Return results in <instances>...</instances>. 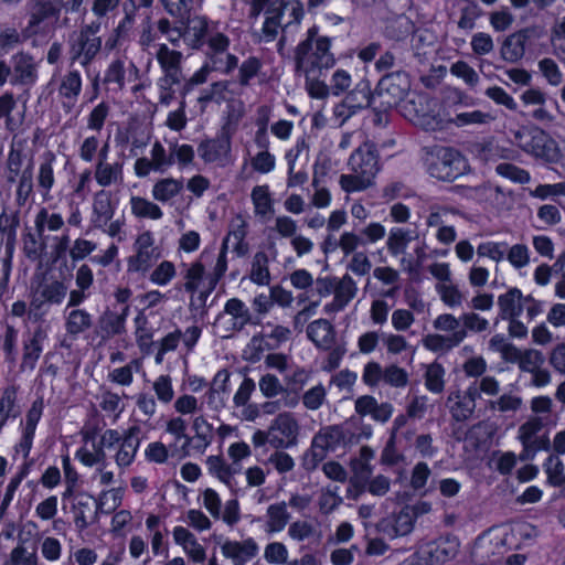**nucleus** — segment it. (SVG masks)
<instances>
[{
	"label": "nucleus",
	"mask_w": 565,
	"mask_h": 565,
	"mask_svg": "<svg viewBox=\"0 0 565 565\" xmlns=\"http://www.w3.org/2000/svg\"><path fill=\"white\" fill-rule=\"evenodd\" d=\"M166 13L179 20L188 17L193 9V0H158Z\"/></svg>",
	"instance_id": "nucleus-46"
},
{
	"label": "nucleus",
	"mask_w": 565,
	"mask_h": 565,
	"mask_svg": "<svg viewBox=\"0 0 565 565\" xmlns=\"http://www.w3.org/2000/svg\"><path fill=\"white\" fill-rule=\"evenodd\" d=\"M525 42L524 32L510 34L501 46V57L510 63L520 61L525 54Z\"/></svg>",
	"instance_id": "nucleus-31"
},
{
	"label": "nucleus",
	"mask_w": 565,
	"mask_h": 565,
	"mask_svg": "<svg viewBox=\"0 0 565 565\" xmlns=\"http://www.w3.org/2000/svg\"><path fill=\"white\" fill-rule=\"evenodd\" d=\"M222 555L231 559L233 565H245L250 562L258 553V545L254 539L248 537L243 541L225 539L218 543Z\"/></svg>",
	"instance_id": "nucleus-15"
},
{
	"label": "nucleus",
	"mask_w": 565,
	"mask_h": 565,
	"mask_svg": "<svg viewBox=\"0 0 565 565\" xmlns=\"http://www.w3.org/2000/svg\"><path fill=\"white\" fill-rule=\"evenodd\" d=\"M92 324V317L82 309L72 310L66 318V330L71 334H78L87 330Z\"/></svg>",
	"instance_id": "nucleus-47"
},
{
	"label": "nucleus",
	"mask_w": 565,
	"mask_h": 565,
	"mask_svg": "<svg viewBox=\"0 0 565 565\" xmlns=\"http://www.w3.org/2000/svg\"><path fill=\"white\" fill-rule=\"evenodd\" d=\"M67 287L60 281L45 282L34 292L32 307L40 310L45 303L58 305L66 296Z\"/></svg>",
	"instance_id": "nucleus-24"
},
{
	"label": "nucleus",
	"mask_w": 565,
	"mask_h": 565,
	"mask_svg": "<svg viewBox=\"0 0 565 565\" xmlns=\"http://www.w3.org/2000/svg\"><path fill=\"white\" fill-rule=\"evenodd\" d=\"M82 92V76L76 70L67 72L61 79L58 94L66 99L64 108L71 111Z\"/></svg>",
	"instance_id": "nucleus-26"
},
{
	"label": "nucleus",
	"mask_w": 565,
	"mask_h": 565,
	"mask_svg": "<svg viewBox=\"0 0 565 565\" xmlns=\"http://www.w3.org/2000/svg\"><path fill=\"white\" fill-rule=\"evenodd\" d=\"M55 156L52 152H46L39 168L38 184L39 188L45 192L51 190L54 184V169L53 163Z\"/></svg>",
	"instance_id": "nucleus-45"
},
{
	"label": "nucleus",
	"mask_w": 565,
	"mask_h": 565,
	"mask_svg": "<svg viewBox=\"0 0 565 565\" xmlns=\"http://www.w3.org/2000/svg\"><path fill=\"white\" fill-rule=\"evenodd\" d=\"M110 108L108 104L102 102L95 106L88 115L87 128L94 131H100L109 116Z\"/></svg>",
	"instance_id": "nucleus-59"
},
{
	"label": "nucleus",
	"mask_w": 565,
	"mask_h": 565,
	"mask_svg": "<svg viewBox=\"0 0 565 565\" xmlns=\"http://www.w3.org/2000/svg\"><path fill=\"white\" fill-rule=\"evenodd\" d=\"M153 243L150 233H142L138 236L135 244L136 254L128 259L129 271L146 273L160 258V250Z\"/></svg>",
	"instance_id": "nucleus-13"
},
{
	"label": "nucleus",
	"mask_w": 565,
	"mask_h": 565,
	"mask_svg": "<svg viewBox=\"0 0 565 565\" xmlns=\"http://www.w3.org/2000/svg\"><path fill=\"white\" fill-rule=\"evenodd\" d=\"M159 35L161 33L157 30V21L153 22L150 14L146 15L138 32V45L141 51L149 53L151 47H156Z\"/></svg>",
	"instance_id": "nucleus-33"
},
{
	"label": "nucleus",
	"mask_w": 565,
	"mask_h": 565,
	"mask_svg": "<svg viewBox=\"0 0 565 565\" xmlns=\"http://www.w3.org/2000/svg\"><path fill=\"white\" fill-rule=\"evenodd\" d=\"M434 328L439 331L447 332V335L460 333L462 335V341L467 335L465 329L460 326V321L449 313L438 316L434 321Z\"/></svg>",
	"instance_id": "nucleus-54"
},
{
	"label": "nucleus",
	"mask_w": 565,
	"mask_h": 565,
	"mask_svg": "<svg viewBox=\"0 0 565 565\" xmlns=\"http://www.w3.org/2000/svg\"><path fill=\"white\" fill-rule=\"evenodd\" d=\"M157 30L173 47H178L182 41L191 51H199L207 45L209 38L215 33L207 17L191 13L179 24H174L168 17H161L157 20Z\"/></svg>",
	"instance_id": "nucleus-3"
},
{
	"label": "nucleus",
	"mask_w": 565,
	"mask_h": 565,
	"mask_svg": "<svg viewBox=\"0 0 565 565\" xmlns=\"http://www.w3.org/2000/svg\"><path fill=\"white\" fill-rule=\"evenodd\" d=\"M260 67L262 63L257 57L246 58L238 68V83L242 86L249 85V81L258 74Z\"/></svg>",
	"instance_id": "nucleus-61"
},
{
	"label": "nucleus",
	"mask_w": 565,
	"mask_h": 565,
	"mask_svg": "<svg viewBox=\"0 0 565 565\" xmlns=\"http://www.w3.org/2000/svg\"><path fill=\"white\" fill-rule=\"evenodd\" d=\"M544 471L550 484L554 487L563 486L565 480L564 465L558 457H548L544 463Z\"/></svg>",
	"instance_id": "nucleus-52"
},
{
	"label": "nucleus",
	"mask_w": 565,
	"mask_h": 565,
	"mask_svg": "<svg viewBox=\"0 0 565 565\" xmlns=\"http://www.w3.org/2000/svg\"><path fill=\"white\" fill-rule=\"evenodd\" d=\"M539 70L551 86H558L563 82V74L557 63L551 57L539 61Z\"/></svg>",
	"instance_id": "nucleus-53"
},
{
	"label": "nucleus",
	"mask_w": 565,
	"mask_h": 565,
	"mask_svg": "<svg viewBox=\"0 0 565 565\" xmlns=\"http://www.w3.org/2000/svg\"><path fill=\"white\" fill-rule=\"evenodd\" d=\"M230 150V139L226 140H206L201 142L198 148L200 157L205 162H215L221 160Z\"/></svg>",
	"instance_id": "nucleus-34"
},
{
	"label": "nucleus",
	"mask_w": 565,
	"mask_h": 565,
	"mask_svg": "<svg viewBox=\"0 0 565 565\" xmlns=\"http://www.w3.org/2000/svg\"><path fill=\"white\" fill-rule=\"evenodd\" d=\"M499 175L507 178L516 183H527L530 181V173L512 163L502 162L495 167Z\"/></svg>",
	"instance_id": "nucleus-56"
},
{
	"label": "nucleus",
	"mask_w": 565,
	"mask_h": 565,
	"mask_svg": "<svg viewBox=\"0 0 565 565\" xmlns=\"http://www.w3.org/2000/svg\"><path fill=\"white\" fill-rule=\"evenodd\" d=\"M408 89V76L403 72H395L380 79L376 93L383 98V104L392 107L397 105L406 96Z\"/></svg>",
	"instance_id": "nucleus-14"
},
{
	"label": "nucleus",
	"mask_w": 565,
	"mask_h": 565,
	"mask_svg": "<svg viewBox=\"0 0 565 565\" xmlns=\"http://www.w3.org/2000/svg\"><path fill=\"white\" fill-rule=\"evenodd\" d=\"M459 547L460 543L456 536L445 535L426 543L417 552L429 565H437L455 558Z\"/></svg>",
	"instance_id": "nucleus-10"
},
{
	"label": "nucleus",
	"mask_w": 565,
	"mask_h": 565,
	"mask_svg": "<svg viewBox=\"0 0 565 565\" xmlns=\"http://www.w3.org/2000/svg\"><path fill=\"white\" fill-rule=\"evenodd\" d=\"M182 188L183 183L181 180L167 178L154 184L152 193L156 200L164 202L179 194Z\"/></svg>",
	"instance_id": "nucleus-42"
},
{
	"label": "nucleus",
	"mask_w": 565,
	"mask_h": 565,
	"mask_svg": "<svg viewBox=\"0 0 565 565\" xmlns=\"http://www.w3.org/2000/svg\"><path fill=\"white\" fill-rule=\"evenodd\" d=\"M269 428L271 447L282 449L290 448L297 444L299 425L291 414L284 413L278 415Z\"/></svg>",
	"instance_id": "nucleus-12"
},
{
	"label": "nucleus",
	"mask_w": 565,
	"mask_h": 565,
	"mask_svg": "<svg viewBox=\"0 0 565 565\" xmlns=\"http://www.w3.org/2000/svg\"><path fill=\"white\" fill-rule=\"evenodd\" d=\"M511 545V529L507 525L494 526L477 539L473 555L481 564L495 563Z\"/></svg>",
	"instance_id": "nucleus-7"
},
{
	"label": "nucleus",
	"mask_w": 565,
	"mask_h": 565,
	"mask_svg": "<svg viewBox=\"0 0 565 565\" xmlns=\"http://www.w3.org/2000/svg\"><path fill=\"white\" fill-rule=\"evenodd\" d=\"M305 18V7L300 0H285L279 7L265 11L262 38L274 41L280 33L277 50L281 54L288 42L294 41Z\"/></svg>",
	"instance_id": "nucleus-2"
},
{
	"label": "nucleus",
	"mask_w": 565,
	"mask_h": 565,
	"mask_svg": "<svg viewBox=\"0 0 565 565\" xmlns=\"http://www.w3.org/2000/svg\"><path fill=\"white\" fill-rule=\"evenodd\" d=\"M121 10L122 17L115 28H117L120 32L130 38L138 14V7L136 0H125L122 2Z\"/></svg>",
	"instance_id": "nucleus-41"
},
{
	"label": "nucleus",
	"mask_w": 565,
	"mask_h": 565,
	"mask_svg": "<svg viewBox=\"0 0 565 565\" xmlns=\"http://www.w3.org/2000/svg\"><path fill=\"white\" fill-rule=\"evenodd\" d=\"M289 521V513L285 503L271 504L267 509L266 531L268 533L281 532Z\"/></svg>",
	"instance_id": "nucleus-35"
},
{
	"label": "nucleus",
	"mask_w": 565,
	"mask_h": 565,
	"mask_svg": "<svg viewBox=\"0 0 565 565\" xmlns=\"http://www.w3.org/2000/svg\"><path fill=\"white\" fill-rule=\"evenodd\" d=\"M154 58L160 66L162 75L182 77L183 53L168 43L156 45Z\"/></svg>",
	"instance_id": "nucleus-16"
},
{
	"label": "nucleus",
	"mask_w": 565,
	"mask_h": 565,
	"mask_svg": "<svg viewBox=\"0 0 565 565\" xmlns=\"http://www.w3.org/2000/svg\"><path fill=\"white\" fill-rule=\"evenodd\" d=\"M544 363V355L536 349H527L522 351L519 366L525 372H534L542 367Z\"/></svg>",
	"instance_id": "nucleus-57"
},
{
	"label": "nucleus",
	"mask_w": 565,
	"mask_h": 565,
	"mask_svg": "<svg viewBox=\"0 0 565 565\" xmlns=\"http://www.w3.org/2000/svg\"><path fill=\"white\" fill-rule=\"evenodd\" d=\"M414 512L411 508L402 509L397 514L384 519L380 523V530L386 536L393 539L412 532L414 527Z\"/></svg>",
	"instance_id": "nucleus-18"
},
{
	"label": "nucleus",
	"mask_w": 565,
	"mask_h": 565,
	"mask_svg": "<svg viewBox=\"0 0 565 565\" xmlns=\"http://www.w3.org/2000/svg\"><path fill=\"white\" fill-rule=\"evenodd\" d=\"M295 71L306 79L321 77L335 65V57L331 52V39L318 35V26L308 29L306 39L295 49Z\"/></svg>",
	"instance_id": "nucleus-1"
},
{
	"label": "nucleus",
	"mask_w": 565,
	"mask_h": 565,
	"mask_svg": "<svg viewBox=\"0 0 565 565\" xmlns=\"http://www.w3.org/2000/svg\"><path fill=\"white\" fill-rule=\"evenodd\" d=\"M175 266L169 260L161 262L150 274V281L157 286H167L175 277Z\"/></svg>",
	"instance_id": "nucleus-55"
},
{
	"label": "nucleus",
	"mask_w": 565,
	"mask_h": 565,
	"mask_svg": "<svg viewBox=\"0 0 565 565\" xmlns=\"http://www.w3.org/2000/svg\"><path fill=\"white\" fill-rule=\"evenodd\" d=\"M428 173L438 180L454 181L469 170L466 158L456 149L436 146L426 153Z\"/></svg>",
	"instance_id": "nucleus-5"
},
{
	"label": "nucleus",
	"mask_w": 565,
	"mask_h": 565,
	"mask_svg": "<svg viewBox=\"0 0 565 565\" xmlns=\"http://www.w3.org/2000/svg\"><path fill=\"white\" fill-rule=\"evenodd\" d=\"M425 386L435 394L441 393L445 387V369L439 363L426 366Z\"/></svg>",
	"instance_id": "nucleus-44"
},
{
	"label": "nucleus",
	"mask_w": 565,
	"mask_h": 565,
	"mask_svg": "<svg viewBox=\"0 0 565 565\" xmlns=\"http://www.w3.org/2000/svg\"><path fill=\"white\" fill-rule=\"evenodd\" d=\"M105 449L102 436L97 439L86 435L83 445L75 452V458L85 467L99 466L106 460Z\"/></svg>",
	"instance_id": "nucleus-19"
},
{
	"label": "nucleus",
	"mask_w": 565,
	"mask_h": 565,
	"mask_svg": "<svg viewBox=\"0 0 565 565\" xmlns=\"http://www.w3.org/2000/svg\"><path fill=\"white\" fill-rule=\"evenodd\" d=\"M102 44V38H92L78 31L73 32L68 39L70 60L86 67L99 54Z\"/></svg>",
	"instance_id": "nucleus-11"
},
{
	"label": "nucleus",
	"mask_w": 565,
	"mask_h": 565,
	"mask_svg": "<svg viewBox=\"0 0 565 565\" xmlns=\"http://www.w3.org/2000/svg\"><path fill=\"white\" fill-rule=\"evenodd\" d=\"M124 163L119 161L109 162L107 160L97 161L95 168V180L100 186H109L122 182Z\"/></svg>",
	"instance_id": "nucleus-28"
},
{
	"label": "nucleus",
	"mask_w": 565,
	"mask_h": 565,
	"mask_svg": "<svg viewBox=\"0 0 565 565\" xmlns=\"http://www.w3.org/2000/svg\"><path fill=\"white\" fill-rule=\"evenodd\" d=\"M289 552L285 544L273 542L265 546L264 558L269 564L281 565L288 559Z\"/></svg>",
	"instance_id": "nucleus-58"
},
{
	"label": "nucleus",
	"mask_w": 565,
	"mask_h": 565,
	"mask_svg": "<svg viewBox=\"0 0 565 565\" xmlns=\"http://www.w3.org/2000/svg\"><path fill=\"white\" fill-rule=\"evenodd\" d=\"M254 171L266 174L271 172L276 167V158L269 151H258L250 160Z\"/></svg>",
	"instance_id": "nucleus-63"
},
{
	"label": "nucleus",
	"mask_w": 565,
	"mask_h": 565,
	"mask_svg": "<svg viewBox=\"0 0 565 565\" xmlns=\"http://www.w3.org/2000/svg\"><path fill=\"white\" fill-rule=\"evenodd\" d=\"M543 428V419L537 416L529 418L519 428L518 438L524 447V455L534 451L545 445L537 437L539 431Z\"/></svg>",
	"instance_id": "nucleus-25"
},
{
	"label": "nucleus",
	"mask_w": 565,
	"mask_h": 565,
	"mask_svg": "<svg viewBox=\"0 0 565 565\" xmlns=\"http://www.w3.org/2000/svg\"><path fill=\"white\" fill-rule=\"evenodd\" d=\"M484 95L497 105L507 107L509 110H516L518 105L514 98L500 86L488 87Z\"/></svg>",
	"instance_id": "nucleus-64"
},
{
	"label": "nucleus",
	"mask_w": 565,
	"mask_h": 565,
	"mask_svg": "<svg viewBox=\"0 0 565 565\" xmlns=\"http://www.w3.org/2000/svg\"><path fill=\"white\" fill-rule=\"evenodd\" d=\"M308 338L321 349H329L334 341L332 324L324 319L311 322L307 328Z\"/></svg>",
	"instance_id": "nucleus-30"
},
{
	"label": "nucleus",
	"mask_w": 565,
	"mask_h": 565,
	"mask_svg": "<svg viewBox=\"0 0 565 565\" xmlns=\"http://www.w3.org/2000/svg\"><path fill=\"white\" fill-rule=\"evenodd\" d=\"M230 39L221 32L211 34L207 41L206 62L213 71L223 74L232 73L238 65V58L227 52Z\"/></svg>",
	"instance_id": "nucleus-8"
},
{
	"label": "nucleus",
	"mask_w": 565,
	"mask_h": 565,
	"mask_svg": "<svg viewBox=\"0 0 565 565\" xmlns=\"http://www.w3.org/2000/svg\"><path fill=\"white\" fill-rule=\"evenodd\" d=\"M349 173L341 174L339 184L345 192L363 191L371 186L380 170L376 148L371 142L362 143L348 161Z\"/></svg>",
	"instance_id": "nucleus-4"
},
{
	"label": "nucleus",
	"mask_w": 565,
	"mask_h": 565,
	"mask_svg": "<svg viewBox=\"0 0 565 565\" xmlns=\"http://www.w3.org/2000/svg\"><path fill=\"white\" fill-rule=\"evenodd\" d=\"M26 173H29V178H33L32 159L21 150L12 148L7 159V181L14 183L18 178H24Z\"/></svg>",
	"instance_id": "nucleus-21"
},
{
	"label": "nucleus",
	"mask_w": 565,
	"mask_h": 565,
	"mask_svg": "<svg viewBox=\"0 0 565 565\" xmlns=\"http://www.w3.org/2000/svg\"><path fill=\"white\" fill-rule=\"evenodd\" d=\"M423 345L428 351L435 353H444L457 347L462 342V335L457 333L455 335H443L438 333H430L423 338Z\"/></svg>",
	"instance_id": "nucleus-32"
},
{
	"label": "nucleus",
	"mask_w": 565,
	"mask_h": 565,
	"mask_svg": "<svg viewBox=\"0 0 565 565\" xmlns=\"http://www.w3.org/2000/svg\"><path fill=\"white\" fill-rule=\"evenodd\" d=\"M343 100L356 114L361 109L367 108L371 105L370 90L366 86L358 85L354 89L348 93Z\"/></svg>",
	"instance_id": "nucleus-48"
},
{
	"label": "nucleus",
	"mask_w": 565,
	"mask_h": 565,
	"mask_svg": "<svg viewBox=\"0 0 565 565\" xmlns=\"http://www.w3.org/2000/svg\"><path fill=\"white\" fill-rule=\"evenodd\" d=\"M141 364L138 360L131 361L129 364L114 369L109 372L108 379L119 385L129 386L134 380V372L139 371Z\"/></svg>",
	"instance_id": "nucleus-50"
},
{
	"label": "nucleus",
	"mask_w": 565,
	"mask_h": 565,
	"mask_svg": "<svg viewBox=\"0 0 565 565\" xmlns=\"http://www.w3.org/2000/svg\"><path fill=\"white\" fill-rule=\"evenodd\" d=\"M216 278H210L205 274L204 267L200 263L192 264L185 274V290L190 292H200L206 298L215 288Z\"/></svg>",
	"instance_id": "nucleus-20"
},
{
	"label": "nucleus",
	"mask_w": 565,
	"mask_h": 565,
	"mask_svg": "<svg viewBox=\"0 0 565 565\" xmlns=\"http://www.w3.org/2000/svg\"><path fill=\"white\" fill-rule=\"evenodd\" d=\"M225 316H231L233 318V329L243 327L249 319L248 309L246 308L245 303L237 298H232L226 301L224 313L220 315L217 322L224 320Z\"/></svg>",
	"instance_id": "nucleus-36"
},
{
	"label": "nucleus",
	"mask_w": 565,
	"mask_h": 565,
	"mask_svg": "<svg viewBox=\"0 0 565 565\" xmlns=\"http://www.w3.org/2000/svg\"><path fill=\"white\" fill-rule=\"evenodd\" d=\"M42 340L43 334L41 331H36L25 343L22 359L23 370H33L36 362L42 353Z\"/></svg>",
	"instance_id": "nucleus-38"
},
{
	"label": "nucleus",
	"mask_w": 565,
	"mask_h": 565,
	"mask_svg": "<svg viewBox=\"0 0 565 565\" xmlns=\"http://www.w3.org/2000/svg\"><path fill=\"white\" fill-rule=\"evenodd\" d=\"M154 171L164 172L173 163L172 154H167L163 146L156 141L151 149V159Z\"/></svg>",
	"instance_id": "nucleus-62"
},
{
	"label": "nucleus",
	"mask_w": 565,
	"mask_h": 565,
	"mask_svg": "<svg viewBox=\"0 0 565 565\" xmlns=\"http://www.w3.org/2000/svg\"><path fill=\"white\" fill-rule=\"evenodd\" d=\"M124 493L121 487L102 491L96 502L97 509L106 514L114 512L121 504Z\"/></svg>",
	"instance_id": "nucleus-40"
},
{
	"label": "nucleus",
	"mask_w": 565,
	"mask_h": 565,
	"mask_svg": "<svg viewBox=\"0 0 565 565\" xmlns=\"http://www.w3.org/2000/svg\"><path fill=\"white\" fill-rule=\"evenodd\" d=\"M337 434L333 429L321 430L312 440L311 455L316 460H321L324 452L332 448L333 436Z\"/></svg>",
	"instance_id": "nucleus-51"
},
{
	"label": "nucleus",
	"mask_w": 565,
	"mask_h": 565,
	"mask_svg": "<svg viewBox=\"0 0 565 565\" xmlns=\"http://www.w3.org/2000/svg\"><path fill=\"white\" fill-rule=\"evenodd\" d=\"M182 77L162 75L158 79L159 102L161 105L169 106L175 97L174 86L179 85Z\"/></svg>",
	"instance_id": "nucleus-49"
},
{
	"label": "nucleus",
	"mask_w": 565,
	"mask_h": 565,
	"mask_svg": "<svg viewBox=\"0 0 565 565\" xmlns=\"http://www.w3.org/2000/svg\"><path fill=\"white\" fill-rule=\"evenodd\" d=\"M153 391L157 398L164 404L170 403L174 397L172 381L168 375H160L153 382Z\"/></svg>",
	"instance_id": "nucleus-60"
},
{
	"label": "nucleus",
	"mask_w": 565,
	"mask_h": 565,
	"mask_svg": "<svg viewBox=\"0 0 565 565\" xmlns=\"http://www.w3.org/2000/svg\"><path fill=\"white\" fill-rule=\"evenodd\" d=\"M14 81L21 84L34 83L38 77L36 63L33 57L20 52L12 57Z\"/></svg>",
	"instance_id": "nucleus-27"
},
{
	"label": "nucleus",
	"mask_w": 565,
	"mask_h": 565,
	"mask_svg": "<svg viewBox=\"0 0 565 565\" xmlns=\"http://www.w3.org/2000/svg\"><path fill=\"white\" fill-rule=\"evenodd\" d=\"M478 396L479 393L477 385L469 386L463 394L460 392H452L448 397L449 409L452 417L456 420L468 419L476 408V398Z\"/></svg>",
	"instance_id": "nucleus-17"
},
{
	"label": "nucleus",
	"mask_w": 565,
	"mask_h": 565,
	"mask_svg": "<svg viewBox=\"0 0 565 565\" xmlns=\"http://www.w3.org/2000/svg\"><path fill=\"white\" fill-rule=\"evenodd\" d=\"M104 84L113 86L111 89L120 92L126 85L125 62L116 58L107 66L104 75Z\"/></svg>",
	"instance_id": "nucleus-37"
},
{
	"label": "nucleus",
	"mask_w": 565,
	"mask_h": 565,
	"mask_svg": "<svg viewBox=\"0 0 565 565\" xmlns=\"http://www.w3.org/2000/svg\"><path fill=\"white\" fill-rule=\"evenodd\" d=\"M60 12L61 8L52 1H39L31 9L30 25H38L47 19L57 18Z\"/></svg>",
	"instance_id": "nucleus-43"
},
{
	"label": "nucleus",
	"mask_w": 565,
	"mask_h": 565,
	"mask_svg": "<svg viewBox=\"0 0 565 565\" xmlns=\"http://www.w3.org/2000/svg\"><path fill=\"white\" fill-rule=\"evenodd\" d=\"M495 117L490 113L481 110H472L457 114L451 118V124L456 127L462 128L467 126H484L491 124Z\"/></svg>",
	"instance_id": "nucleus-39"
},
{
	"label": "nucleus",
	"mask_w": 565,
	"mask_h": 565,
	"mask_svg": "<svg viewBox=\"0 0 565 565\" xmlns=\"http://www.w3.org/2000/svg\"><path fill=\"white\" fill-rule=\"evenodd\" d=\"M139 434L138 426L122 431L107 429L102 434L103 445L106 449L114 450V459L119 468H127L134 462L140 447Z\"/></svg>",
	"instance_id": "nucleus-6"
},
{
	"label": "nucleus",
	"mask_w": 565,
	"mask_h": 565,
	"mask_svg": "<svg viewBox=\"0 0 565 565\" xmlns=\"http://www.w3.org/2000/svg\"><path fill=\"white\" fill-rule=\"evenodd\" d=\"M355 411L361 416H370L372 419L381 423L387 422L393 407L388 403H379L373 396L364 395L356 399Z\"/></svg>",
	"instance_id": "nucleus-22"
},
{
	"label": "nucleus",
	"mask_w": 565,
	"mask_h": 565,
	"mask_svg": "<svg viewBox=\"0 0 565 565\" xmlns=\"http://www.w3.org/2000/svg\"><path fill=\"white\" fill-rule=\"evenodd\" d=\"M523 301L522 292L516 288L510 289L508 292L499 296V318L502 320L519 318L523 310Z\"/></svg>",
	"instance_id": "nucleus-29"
},
{
	"label": "nucleus",
	"mask_w": 565,
	"mask_h": 565,
	"mask_svg": "<svg viewBox=\"0 0 565 565\" xmlns=\"http://www.w3.org/2000/svg\"><path fill=\"white\" fill-rule=\"evenodd\" d=\"M334 297L324 306L326 313L341 311L356 295L358 287L350 276H344L333 288Z\"/></svg>",
	"instance_id": "nucleus-23"
},
{
	"label": "nucleus",
	"mask_w": 565,
	"mask_h": 565,
	"mask_svg": "<svg viewBox=\"0 0 565 565\" xmlns=\"http://www.w3.org/2000/svg\"><path fill=\"white\" fill-rule=\"evenodd\" d=\"M521 148L529 154L545 162H556L559 150L556 141L540 128L532 129Z\"/></svg>",
	"instance_id": "nucleus-9"
}]
</instances>
